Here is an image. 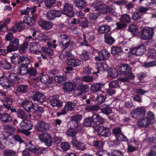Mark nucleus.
I'll return each instance as SVG.
<instances>
[{"mask_svg": "<svg viewBox=\"0 0 156 156\" xmlns=\"http://www.w3.org/2000/svg\"><path fill=\"white\" fill-rule=\"evenodd\" d=\"M59 43L62 45L63 48L59 55L60 58L62 60L67 58L70 56L69 52L72 50L74 47V44L71 40V38L66 34H61L59 36Z\"/></svg>", "mask_w": 156, "mask_h": 156, "instance_id": "1", "label": "nucleus"}, {"mask_svg": "<svg viewBox=\"0 0 156 156\" xmlns=\"http://www.w3.org/2000/svg\"><path fill=\"white\" fill-rule=\"evenodd\" d=\"M132 68L128 64H123L120 68L119 73L121 75H125L126 77L120 78L122 82H128L129 79H133L134 75L131 73Z\"/></svg>", "mask_w": 156, "mask_h": 156, "instance_id": "2", "label": "nucleus"}, {"mask_svg": "<svg viewBox=\"0 0 156 156\" xmlns=\"http://www.w3.org/2000/svg\"><path fill=\"white\" fill-rule=\"evenodd\" d=\"M94 130L97 131L98 134L104 137H109L111 135V133L110 128L108 127L101 126H93Z\"/></svg>", "mask_w": 156, "mask_h": 156, "instance_id": "3", "label": "nucleus"}, {"mask_svg": "<svg viewBox=\"0 0 156 156\" xmlns=\"http://www.w3.org/2000/svg\"><path fill=\"white\" fill-rule=\"evenodd\" d=\"M154 27H144L141 32L140 37L146 40L151 39L154 34Z\"/></svg>", "mask_w": 156, "mask_h": 156, "instance_id": "4", "label": "nucleus"}, {"mask_svg": "<svg viewBox=\"0 0 156 156\" xmlns=\"http://www.w3.org/2000/svg\"><path fill=\"white\" fill-rule=\"evenodd\" d=\"M145 112V108L144 107H140L132 110L130 115L133 118L139 119L144 117Z\"/></svg>", "mask_w": 156, "mask_h": 156, "instance_id": "5", "label": "nucleus"}, {"mask_svg": "<svg viewBox=\"0 0 156 156\" xmlns=\"http://www.w3.org/2000/svg\"><path fill=\"white\" fill-rule=\"evenodd\" d=\"M146 47L145 45L141 44L136 47H134L130 49L129 52L133 55L140 56L146 51Z\"/></svg>", "mask_w": 156, "mask_h": 156, "instance_id": "6", "label": "nucleus"}, {"mask_svg": "<svg viewBox=\"0 0 156 156\" xmlns=\"http://www.w3.org/2000/svg\"><path fill=\"white\" fill-rule=\"evenodd\" d=\"M73 5L69 3H65L64 4L62 13L69 17L73 16L75 12L73 10Z\"/></svg>", "mask_w": 156, "mask_h": 156, "instance_id": "7", "label": "nucleus"}, {"mask_svg": "<svg viewBox=\"0 0 156 156\" xmlns=\"http://www.w3.org/2000/svg\"><path fill=\"white\" fill-rule=\"evenodd\" d=\"M94 6L95 10L98 11L99 14L106 13L107 6L102 2L96 1L93 3Z\"/></svg>", "mask_w": 156, "mask_h": 156, "instance_id": "8", "label": "nucleus"}, {"mask_svg": "<svg viewBox=\"0 0 156 156\" xmlns=\"http://www.w3.org/2000/svg\"><path fill=\"white\" fill-rule=\"evenodd\" d=\"M71 143L75 150L83 151L86 149V145L83 143L78 141L76 137L73 138Z\"/></svg>", "mask_w": 156, "mask_h": 156, "instance_id": "9", "label": "nucleus"}, {"mask_svg": "<svg viewBox=\"0 0 156 156\" xmlns=\"http://www.w3.org/2000/svg\"><path fill=\"white\" fill-rule=\"evenodd\" d=\"M27 61L26 62L22 63V65L19 66L17 69V73L18 74L23 76L27 73L28 71V65L29 64L30 61V59H27Z\"/></svg>", "mask_w": 156, "mask_h": 156, "instance_id": "10", "label": "nucleus"}, {"mask_svg": "<svg viewBox=\"0 0 156 156\" xmlns=\"http://www.w3.org/2000/svg\"><path fill=\"white\" fill-rule=\"evenodd\" d=\"M112 133L115 136L116 139L121 141H128L127 137L122 133L120 128L117 127L113 129Z\"/></svg>", "mask_w": 156, "mask_h": 156, "instance_id": "11", "label": "nucleus"}, {"mask_svg": "<svg viewBox=\"0 0 156 156\" xmlns=\"http://www.w3.org/2000/svg\"><path fill=\"white\" fill-rule=\"evenodd\" d=\"M27 59L29 58L26 56H20L13 55L11 58V60L12 63L15 65H18L20 64H21L23 62H26Z\"/></svg>", "mask_w": 156, "mask_h": 156, "instance_id": "12", "label": "nucleus"}, {"mask_svg": "<svg viewBox=\"0 0 156 156\" xmlns=\"http://www.w3.org/2000/svg\"><path fill=\"white\" fill-rule=\"evenodd\" d=\"M40 140L44 142L45 145L48 147L51 145L52 141L51 137L50 135L47 133H45L39 135Z\"/></svg>", "mask_w": 156, "mask_h": 156, "instance_id": "13", "label": "nucleus"}, {"mask_svg": "<svg viewBox=\"0 0 156 156\" xmlns=\"http://www.w3.org/2000/svg\"><path fill=\"white\" fill-rule=\"evenodd\" d=\"M58 98V95L50 97L49 99L50 105L52 107H61L62 105V103L59 100Z\"/></svg>", "mask_w": 156, "mask_h": 156, "instance_id": "14", "label": "nucleus"}, {"mask_svg": "<svg viewBox=\"0 0 156 156\" xmlns=\"http://www.w3.org/2000/svg\"><path fill=\"white\" fill-rule=\"evenodd\" d=\"M20 105L28 112L33 111L34 109V104L32 102L28 100L23 101L21 104Z\"/></svg>", "mask_w": 156, "mask_h": 156, "instance_id": "15", "label": "nucleus"}, {"mask_svg": "<svg viewBox=\"0 0 156 156\" xmlns=\"http://www.w3.org/2000/svg\"><path fill=\"white\" fill-rule=\"evenodd\" d=\"M50 126L47 122L40 121L36 125L35 128L39 132H44L49 129Z\"/></svg>", "mask_w": 156, "mask_h": 156, "instance_id": "16", "label": "nucleus"}, {"mask_svg": "<svg viewBox=\"0 0 156 156\" xmlns=\"http://www.w3.org/2000/svg\"><path fill=\"white\" fill-rule=\"evenodd\" d=\"M110 56V53L107 50L103 49L99 52L98 56L95 57V59L99 61L105 60L109 58Z\"/></svg>", "mask_w": 156, "mask_h": 156, "instance_id": "17", "label": "nucleus"}, {"mask_svg": "<svg viewBox=\"0 0 156 156\" xmlns=\"http://www.w3.org/2000/svg\"><path fill=\"white\" fill-rule=\"evenodd\" d=\"M38 23L39 26L45 30L49 29L53 26V23L51 22L45 20L42 18L40 19Z\"/></svg>", "mask_w": 156, "mask_h": 156, "instance_id": "18", "label": "nucleus"}, {"mask_svg": "<svg viewBox=\"0 0 156 156\" xmlns=\"http://www.w3.org/2000/svg\"><path fill=\"white\" fill-rule=\"evenodd\" d=\"M32 100L40 103H42L46 99L45 97L44 94L38 92H35L31 96Z\"/></svg>", "mask_w": 156, "mask_h": 156, "instance_id": "19", "label": "nucleus"}, {"mask_svg": "<svg viewBox=\"0 0 156 156\" xmlns=\"http://www.w3.org/2000/svg\"><path fill=\"white\" fill-rule=\"evenodd\" d=\"M19 45V39L15 37L11 41H10L9 44L8 46L13 51L17 50Z\"/></svg>", "mask_w": 156, "mask_h": 156, "instance_id": "20", "label": "nucleus"}, {"mask_svg": "<svg viewBox=\"0 0 156 156\" xmlns=\"http://www.w3.org/2000/svg\"><path fill=\"white\" fill-rule=\"evenodd\" d=\"M0 85L4 88L6 89L10 87L11 84L8 77L2 76H0Z\"/></svg>", "mask_w": 156, "mask_h": 156, "instance_id": "21", "label": "nucleus"}, {"mask_svg": "<svg viewBox=\"0 0 156 156\" xmlns=\"http://www.w3.org/2000/svg\"><path fill=\"white\" fill-rule=\"evenodd\" d=\"M21 127L23 129L28 130L31 129L33 127L32 122L28 120H23L20 123Z\"/></svg>", "mask_w": 156, "mask_h": 156, "instance_id": "22", "label": "nucleus"}, {"mask_svg": "<svg viewBox=\"0 0 156 156\" xmlns=\"http://www.w3.org/2000/svg\"><path fill=\"white\" fill-rule=\"evenodd\" d=\"M88 89L87 85H80L77 86V88L75 90V94L77 96L82 95V94L85 93Z\"/></svg>", "mask_w": 156, "mask_h": 156, "instance_id": "23", "label": "nucleus"}, {"mask_svg": "<svg viewBox=\"0 0 156 156\" xmlns=\"http://www.w3.org/2000/svg\"><path fill=\"white\" fill-rule=\"evenodd\" d=\"M92 121L94 124L99 125L104 123V119L99 114L94 113L92 116Z\"/></svg>", "mask_w": 156, "mask_h": 156, "instance_id": "24", "label": "nucleus"}, {"mask_svg": "<svg viewBox=\"0 0 156 156\" xmlns=\"http://www.w3.org/2000/svg\"><path fill=\"white\" fill-rule=\"evenodd\" d=\"M25 26L24 23L20 21L13 27L11 29V30L13 33H16L17 31L20 32L24 29Z\"/></svg>", "mask_w": 156, "mask_h": 156, "instance_id": "25", "label": "nucleus"}, {"mask_svg": "<svg viewBox=\"0 0 156 156\" xmlns=\"http://www.w3.org/2000/svg\"><path fill=\"white\" fill-rule=\"evenodd\" d=\"M151 123L149 120L144 117L138 121L137 123V125L141 127L145 128L147 127Z\"/></svg>", "mask_w": 156, "mask_h": 156, "instance_id": "26", "label": "nucleus"}, {"mask_svg": "<svg viewBox=\"0 0 156 156\" xmlns=\"http://www.w3.org/2000/svg\"><path fill=\"white\" fill-rule=\"evenodd\" d=\"M30 150L31 152L35 154H45L47 152V149L46 148L39 147L38 148H33L31 147L30 148Z\"/></svg>", "mask_w": 156, "mask_h": 156, "instance_id": "27", "label": "nucleus"}, {"mask_svg": "<svg viewBox=\"0 0 156 156\" xmlns=\"http://www.w3.org/2000/svg\"><path fill=\"white\" fill-rule=\"evenodd\" d=\"M40 80L42 83L48 85L52 84V80L48 74L41 76Z\"/></svg>", "mask_w": 156, "mask_h": 156, "instance_id": "28", "label": "nucleus"}, {"mask_svg": "<svg viewBox=\"0 0 156 156\" xmlns=\"http://www.w3.org/2000/svg\"><path fill=\"white\" fill-rule=\"evenodd\" d=\"M108 76L112 78H116L119 72H117V70L115 68H112L109 69L108 71Z\"/></svg>", "mask_w": 156, "mask_h": 156, "instance_id": "29", "label": "nucleus"}, {"mask_svg": "<svg viewBox=\"0 0 156 156\" xmlns=\"http://www.w3.org/2000/svg\"><path fill=\"white\" fill-rule=\"evenodd\" d=\"M0 65L1 67L5 69H10L12 68L11 64L6 59H2L0 61Z\"/></svg>", "mask_w": 156, "mask_h": 156, "instance_id": "30", "label": "nucleus"}, {"mask_svg": "<svg viewBox=\"0 0 156 156\" xmlns=\"http://www.w3.org/2000/svg\"><path fill=\"white\" fill-rule=\"evenodd\" d=\"M93 77L92 76H85L83 77L81 79L80 77L76 78V80L75 81V83L76 84H78L80 80H83L86 82H90L93 80Z\"/></svg>", "mask_w": 156, "mask_h": 156, "instance_id": "31", "label": "nucleus"}, {"mask_svg": "<svg viewBox=\"0 0 156 156\" xmlns=\"http://www.w3.org/2000/svg\"><path fill=\"white\" fill-rule=\"evenodd\" d=\"M98 30L101 34H106L110 30V27L108 25H103L98 27Z\"/></svg>", "mask_w": 156, "mask_h": 156, "instance_id": "32", "label": "nucleus"}, {"mask_svg": "<svg viewBox=\"0 0 156 156\" xmlns=\"http://www.w3.org/2000/svg\"><path fill=\"white\" fill-rule=\"evenodd\" d=\"M110 105L103 104L102 105L101 110L103 113L108 115L112 112V109L109 107Z\"/></svg>", "mask_w": 156, "mask_h": 156, "instance_id": "33", "label": "nucleus"}, {"mask_svg": "<svg viewBox=\"0 0 156 156\" xmlns=\"http://www.w3.org/2000/svg\"><path fill=\"white\" fill-rule=\"evenodd\" d=\"M103 87L101 83H94L91 87V90L93 93H96L101 90V88Z\"/></svg>", "mask_w": 156, "mask_h": 156, "instance_id": "34", "label": "nucleus"}, {"mask_svg": "<svg viewBox=\"0 0 156 156\" xmlns=\"http://www.w3.org/2000/svg\"><path fill=\"white\" fill-rule=\"evenodd\" d=\"M92 145L98 149H101L104 144V143L101 140H96L91 143Z\"/></svg>", "mask_w": 156, "mask_h": 156, "instance_id": "35", "label": "nucleus"}, {"mask_svg": "<svg viewBox=\"0 0 156 156\" xmlns=\"http://www.w3.org/2000/svg\"><path fill=\"white\" fill-rule=\"evenodd\" d=\"M23 21L24 23L30 26H33L35 23V20L27 16H26L23 17Z\"/></svg>", "mask_w": 156, "mask_h": 156, "instance_id": "36", "label": "nucleus"}, {"mask_svg": "<svg viewBox=\"0 0 156 156\" xmlns=\"http://www.w3.org/2000/svg\"><path fill=\"white\" fill-rule=\"evenodd\" d=\"M5 102L3 104V106L6 109H10V106L13 103V100L10 98L6 97L4 98Z\"/></svg>", "mask_w": 156, "mask_h": 156, "instance_id": "37", "label": "nucleus"}, {"mask_svg": "<svg viewBox=\"0 0 156 156\" xmlns=\"http://www.w3.org/2000/svg\"><path fill=\"white\" fill-rule=\"evenodd\" d=\"M76 6L79 9H82L87 5L86 0H75Z\"/></svg>", "mask_w": 156, "mask_h": 156, "instance_id": "38", "label": "nucleus"}, {"mask_svg": "<svg viewBox=\"0 0 156 156\" xmlns=\"http://www.w3.org/2000/svg\"><path fill=\"white\" fill-rule=\"evenodd\" d=\"M8 78L11 84L16 83L19 79L17 74L15 73L10 74L8 76Z\"/></svg>", "mask_w": 156, "mask_h": 156, "instance_id": "39", "label": "nucleus"}, {"mask_svg": "<svg viewBox=\"0 0 156 156\" xmlns=\"http://www.w3.org/2000/svg\"><path fill=\"white\" fill-rule=\"evenodd\" d=\"M119 20L121 23H129L130 22L131 19L129 15L127 14H124L121 16Z\"/></svg>", "mask_w": 156, "mask_h": 156, "instance_id": "40", "label": "nucleus"}, {"mask_svg": "<svg viewBox=\"0 0 156 156\" xmlns=\"http://www.w3.org/2000/svg\"><path fill=\"white\" fill-rule=\"evenodd\" d=\"M75 87V85L70 82H66L64 85L63 87V90L67 91H72Z\"/></svg>", "mask_w": 156, "mask_h": 156, "instance_id": "41", "label": "nucleus"}, {"mask_svg": "<svg viewBox=\"0 0 156 156\" xmlns=\"http://www.w3.org/2000/svg\"><path fill=\"white\" fill-rule=\"evenodd\" d=\"M67 63L69 65L74 67L78 66L81 64V62L79 60L74 59H69Z\"/></svg>", "mask_w": 156, "mask_h": 156, "instance_id": "42", "label": "nucleus"}, {"mask_svg": "<svg viewBox=\"0 0 156 156\" xmlns=\"http://www.w3.org/2000/svg\"><path fill=\"white\" fill-rule=\"evenodd\" d=\"M16 114L17 117L20 119L24 120L27 118V115L24 111L21 109H19L17 111Z\"/></svg>", "mask_w": 156, "mask_h": 156, "instance_id": "43", "label": "nucleus"}, {"mask_svg": "<svg viewBox=\"0 0 156 156\" xmlns=\"http://www.w3.org/2000/svg\"><path fill=\"white\" fill-rule=\"evenodd\" d=\"M105 41L107 44H112L115 41V39L109 35H105L104 36Z\"/></svg>", "mask_w": 156, "mask_h": 156, "instance_id": "44", "label": "nucleus"}, {"mask_svg": "<svg viewBox=\"0 0 156 156\" xmlns=\"http://www.w3.org/2000/svg\"><path fill=\"white\" fill-rule=\"evenodd\" d=\"M107 67L108 66L105 63L101 62L97 68L98 71L96 72H93V73L94 74H96L100 71H105Z\"/></svg>", "mask_w": 156, "mask_h": 156, "instance_id": "45", "label": "nucleus"}, {"mask_svg": "<svg viewBox=\"0 0 156 156\" xmlns=\"http://www.w3.org/2000/svg\"><path fill=\"white\" fill-rule=\"evenodd\" d=\"M75 106L74 103L71 101H68L66 103L64 107V109L67 111H72L75 108Z\"/></svg>", "mask_w": 156, "mask_h": 156, "instance_id": "46", "label": "nucleus"}, {"mask_svg": "<svg viewBox=\"0 0 156 156\" xmlns=\"http://www.w3.org/2000/svg\"><path fill=\"white\" fill-rule=\"evenodd\" d=\"M122 51V48L119 47L114 46L111 48V53L113 55H119Z\"/></svg>", "mask_w": 156, "mask_h": 156, "instance_id": "47", "label": "nucleus"}, {"mask_svg": "<svg viewBox=\"0 0 156 156\" xmlns=\"http://www.w3.org/2000/svg\"><path fill=\"white\" fill-rule=\"evenodd\" d=\"M28 90V86L26 85H21L18 86L17 87V90L22 93H25Z\"/></svg>", "mask_w": 156, "mask_h": 156, "instance_id": "48", "label": "nucleus"}, {"mask_svg": "<svg viewBox=\"0 0 156 156\" xmlns=\"http://www.w3.org/2000/svg\"><path fill=\"white\" fill-rule=\"evenodd\" d=\"M55 81L59 83H63L66 80V78L64 76H56L54 77Z\"/></svg>", "mask_w": 156, "mask_h": 156, "instance_id": "49", "label": "nucleus"}, {"mask_svg": "<svg viewBox=\"0 0 156 156\" xmlns=\"http://www.w3.org/2000/svg\"><path fill=\"white\" fill-rule=\"evenodd\" d=\"M100 109V107L98 105H89L85 108V110L88 111H96Z\"/></svg>", "mask_w": 156, "mask_h": 156, "instance_id": "50", "label": "nucleus"}, {"mask_svg": "<svg viewBox=\"0 0 156 156\" xmlns=\"http://www.w3.org/2000/svg\"><path fill=\"white\" fill-rule=\"evenodd\" d=\"M56 0H44V3L47 8L50 9L55 4Z\"/></svg>", "mask_w": 156, "mask_h": 156, "instance_id": "51", "label": "nucleus"}, {"mask_svg": "<svg viewBox=\"0 0 156 156\" xmlns=\"http://www.w3.org/2000/svg\"><path fill=\"white\" fill-rule=\"evenodd\" d=\"M148 58H156V48L148 50L147 53Z\"/></svg>", "mask_w": 156, "mask_h": 156, "instance_id": "52", "label": "nucleus"}, {"mask_svg": "<svg viewBox=\"0 0 156 156\" xmlns=\"http://www.w3.org/2000/svg\"><path fill=\"white\" fill-rule=\"evenodd\" d=\"M66 134L70 136L75 137L76 134L75 130L73 128H69L66 131Z\"/></svg>", "mask_w": 156, "mask_h": 156, "instance_id": "53", "label": "nucleus"}, {"mask_svg": "<svg viewBox=\"0 0 156 156\" xmlns=\"http://www.w3.org/2000/svg\"><path fill=\"white\" fill-rule=\"evenodd\" d=\"M27 74H28L30 77L35 76L37 74V71L36 69L34 68L30 67L28 68Z\"/></svg>", "mask_w": 156, "mask_h": 156, "instance_id": "54", "label": "nucleus"}, {"mask_svg": "<svg viewBox=\"0 0 156 156\" xmlns=\"http://www.w3.org/2000/svg\"><path fill=\"white\" fill-rule=\"evenodd\" d=\"M3 140L5 141L6 144L9 146L10 147H12L15 145V142L14 141L11 140L8 136L3 139Z\"/></svg>", "mask_w": 156, "mask_h": 156, "instance_id": "55", "label": "nucleus"}, {"mask_svg": "<svg viewBox=\"0 0 156 156\" xmlns=\"http://www.w3.org/2000/svg\"><path fill=\"white\" fill-rule=\"evenodd\" d=\"M136 143V141L133 142L131 145H128L127 149L128 151L130 152H132L136 151L137 149V146H133V144Z\"/></svg>", "mask_w": 156, "mask_h": 156, "instance_id": "56", "label": "nucleus"}, {"mask_svg": "<svg viewBox=\"0 0 156 156\" xmlns=\"http://www.w3.org/2000/svg\"><path fill=\"white\" fill-rule=\"evenodd\" d=\"M120 79H119V80H114L112 81L109 84V86L110 87L112 88H116L119 87V82H120L121 80H120Z\"/></svg>", "mask_w": 156, "mask_h": 156, "instance_id": "57", "label": "nucleus"}, {"mask_svg": "<svg viewBox=\"0 0 156 156\" xmlns=\"http://www.w3.org/2000/svg\"><path fill=\"white\" fill-rule=\"evenodd\" d=\"M80 57L83 61H86L90 58L89 53L86 51H84L81 54Z\"/></svg>", "mask_w": 156, "mask_h": 156, "instance_id": "58", "label": "nucleus"}, {"mask_svg": "<svg viewBox=\"0 0 156 156\" xmlns=\"http://www.w3.org/2000/svg\"><path fill=\"white\" fill-rule=\"evenodd\" d=\"M43 51L44 53L49 56L52 55L54 53L53 49L51 47L44 48Z\"/></svg>", "mask_w": 156, "mask_h": 156, "instance_id": "59", "label": "nucleus"}, {"mask_svg": "<svg viewBox=\"0 0 156 156\" xmlns=\"http://www.w3.org/2000/svg\"><path fill=\"white\" fill-rule=\"evenodd\" d=\"M145 117L149 120V121L151 122V120L155 119V116L153 112L151 111H149L146 113V116Z\"/></svg>", "mask_w": 156, "mask_h": 156, "instance_id": "60", "label": "nucleus"}, {"mask_svg": "<svg viewBox=\"0 0 156 156\" xmlns=\"http://www.w3.org/2000/svg\"><path fill=\"white\" fill-rule=\"evenodd\" d=\"M15 154V151L11 150H5L3 153V155L5 156H14Z\"/></svg>", "mask_w": 156, "mask_h": 156, "instance_id": "61", "label": "nucleus"}, {"mask_svg": "<svg viewBox=\"0 0 156 156\" xmlns=\"http://www.w3.org/2000/svg\"><path fill=\"white\" fill-rule=\"evenodd\" d=\"M60 146L62 149L64 151H67L69 150L70 147V144L67 142L62 143Z\"/></svg>", "mask_w": 156, "mask_h": 156, "instance_id": "62", "label": "nucleus"}, {"mask_svg": "<svg viewBox=\"0 0 156 156\" xmlns=\"http://www.w3.org/2000/svg\"><path fill=\"white\" fill-rule=\"evenodd\" d=\"M106 98V96L102 94H99L96 98L98 101V104H101L104 102Z\"/></svg>", "mask_w": 156, "mask_h": 156, "instance_id": "63", "label": "nucleus"}, {"mask_svg": "<svg viewBox=\"0 0 156 156\" xmlns=\"http://www.w3.org/2000/svg\"><path fill=\"white\" fill-rule=\"evenodd\" d=\"M82 118L81 115H76L72 116L71 117V120L72 121H74L76 122V124H77V122L82 119Z\"/></svg>", "mask_w": 156, "mask_h": 156, "instance_id": "64", "label": "nucleus"}]
</instances>
